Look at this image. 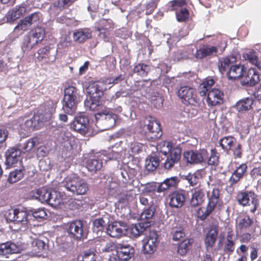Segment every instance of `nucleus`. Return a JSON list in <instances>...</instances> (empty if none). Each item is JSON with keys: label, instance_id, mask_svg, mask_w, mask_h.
Masks as SVG:
<instances>
[{"label": "nucleus", "instance_id": "nucleus-1", "mask_svg": "<svg viewBox=\"0 0 261 261\" xmlns=\"http://www.w3.org/2000/svg\"><path fill=\"white\" fill-rule=\"evenodd\" d=\"M209 44H204L199 49H197L195 57L197 59H202L208 56H216L221 54L227 46L226 37L218 35L211 36Z\"/></svg>", "mask_w": 261, "mask_h": 261}, {"label": "nucleus", "instance_id": "nucleus-2", "mask_svg": "<svg viewBox=\"0 0 261 261\" xmlns=\"http://www.w3.org/2000/svg\"><path fill=\"white\" fill-rule=\"evenodd\" d=\"M81 98L80 92L77 88L73 86L65 87L62 100V110L69 115H74L77 110V105L81 101Z\"/></svg>", "mask_w": 261, "mask_h": 261}, {"label": "nucleus", "instance_id": "nucleus-3", "mask_svg": "<svg viewBox=\"0 0 261 261\" xmlns=\"http://www.w3.org/2000/svg\"><path fill=\"white\" fill-rule=\"evenodd\" d=\"M61 187L74 195H83L89 189V184L78 175L72 174L65 177L61 184Z\"/></svg>", "mask_w": 261, "mask_h": 261}, {"label": "nucleus", "instance_id": "nucleus-4", "mask_svg": "<svg viewBox=\"0 0 261 261\" xmlns=\"http://www.w3.org/2000/svg\"><path fill=\"white\" fill-rule=\"evenodd\" d=\"M155 209L152 206L147 208H144L140 216L141 222L132 224L130 227V234L132 237L137 238L141 234L151 226V221L149 220L154 214Z\"/></svg>", "mask_w": 261, "mask_h": 261}, {"label": "nucleus", "instance_id": "nucleus-5", "mask_svg": "<svg viewBox=\"0 0 261 261\" xmlns=\"http://www.w3.org/2000/svg\"><path fill=\"white\" fill-rule=\"evenodd\" d=\"M118 154L117 153L112 154L102 151L95 153L91 156L86 162L88 170L91 172L100 170L102 167L103 162L106 163L108 160L116 159Z\"/></svg>", "mask_w": 261, "mask_h": 261}, {"label": "nucleus", "instance_id": "nucleus-6", "mask_svg": "<svg viewBox=\"0 0 261 261\" xmlns=\"http://www.w3.org/2000/svg\"><path fill=\"white\" fill-rule=\"evenodd\" d=\"M208 201L205 208L200 207L197 211L198 217L204 220L214 210L220 200V190L218 188H213L211 194L208 196Z\"/></svg>", "mask_w": 261, "mask_h": 261}, {"label": "nucleus", "instance_id": "nucleus-7", "mask_svg": "<svg viewBox=\"0 0 261 261\" xmlns=\"http://www.w3.org/2000/svg\"><path fill=\"white\" fill-rule=\"evenodd\" d=\"M186 0H173L167 5L168 10L175 12L177 20L183 22L187 20L189 17V12L187 9Z\"/></svg>", "mask_w": 261, "mask_h": 261}, {"label": "nucleus", "instance_id": "nucleus-8", "mask_svg": "<svg viewBox=\"0 0 261 261\" xmlns=\"http://www.w3.org/2000/svg\"><path fill=\"white\" fill-rule=\"evenodd\" d=\"M159 236L155 230L150 231L147 240L143 241L142 251L148 257H150L156 251L158 244Z\"/></svg>", "mask_w": 261, "mask_h": 261}, {"label": "nucleus", "instance_id": "nucleus-9", "mask_svg": "<svg viewBox=\"0 0 261 261\" xmlns=\"http://www.w3.org/2000/svg\"><path fill=\"white\" fill-rule=\"evenodd\" d=\"M178 96L185 105H195L199 101L196 89L188 86L181 87L178 89Z\"/></svg>", "mask_w": 261, "mask_h": 261}, {"label": "nucleus", "instance_id": "nucleus-10", "mask_svg": "<svg viewBox=\"0 0 261 261\" xmlns=\"http://www.w3.org/2000/svg\"><path fill=\"white\" fill-rule=\"evenodd\" d=\"M144 125L147 127L148 135L152 141L160 138L162 136L160 124L154 118L151 116L146 118Z\"/></svg>", "mask_w": 261, "mask_h": 261}, {"label": "nucleus", "instance_id": "nucleus-11", "mask_svg": "<svg viewBox=\"0 0 261 261\" xmlns=\"http://www.w3.org/2000/svg\"><path fill=\"white\" fill-rule=\"evenodd\" d=\"M184 160L190 164L201 163L208 156V152L205 149L199 150H188L184 152Z\"/></svg>", "mask_w": 261, "mask_h": 261}, {"label": "nucleus", "instance_id": "nucleus-12", "mask_svg": "<svg viewBox=\"0 0 261 261\" xmlns=\"http://www.w3.org/2000/svg\"><path fill=\"white\" fill-rule=\"evenodd\" d=\"M130 232L127 224L121 221L115 222L109 225L107 228V233L112 238H119Z\"/></svg>", "mask_w": 261, "mask_h": 261}, {"label": "nucleus", "instance_id": "nucleus-13", "mask_svg": "<svg viewBox=\"0 0 261 261\" xmlns=\"http://www.w3.org/2000/svg\"><path fill=\"white\" fill-rule=\"evenodd\" d=\"M96 30L99 32L98 36L105 42H109V38L108 32L113 28V22L111 19H101L95 23Z\"/></svg>", "mask_w": 261, "mask_h": 261}, {"label": "nucleus", "instance_id": "nucleus-14", "mask_svg": "<svg viewBox=\"0 0 261 261\" xmlns=\"http://www.w3.org/2000/svg\"><path fill=\"white\" fill-rule=\"evenodd\" d=\"M181 148L179 145L174 146L171 152L166 155V159L164 163V168L167 170L171 169L177 164L181 158Z\"/></svg>", "mask_w": 261, "mask_h": 261}, {"label": "nucleus", "instance_id": "nucleus-15", "mask_svg": "<svg viewBox=\"0 0 261 261\" xmlns=\"http://www.w3.org/2000/svg\"><path fill=\"white\" fill-rule=\"evenodd\" d=\"M21 151L16 147H9L5 153V163L7 167L15 166L18 163H20Z\"/></svg>", "mask_w": 261, "mask_h": 261}, {"label": "nucleus", "instance_id": "nucleus-16", "mask_svg": "<svg viewBox=\"0 0 261 261\" xmlns=\"http://www.w3.org/2000/svg\"><path fill=\"white\" fill-rule=\"evenodd\" d=\"M89 120L87 115L80 114L76 116L71 127L76 132L81 134H85L88 129Z\"/></svg>", "mask_w": 261, "mask_h": 261}, {"label": "nucleus", "instance_id": "nucleus-17", "mask_svg": "<svg viewBox=\"0 0 261 261\" xmlns=\"http://www.w3.org/2000/svg\"><path fill=\"white\" fill-rule=\"evenodd\" d=\"M169 206L172 208L181 207L185 203L186 192L183 190L173 191L169 195Z\"/></svg>", "mask_w": 261, "mask_h": 261}, {"label": "nucleus", "instance_id": "nucleus-18", "mask_svg": "<svg viewBox=\"0 0 261 261\" xmlns=\"http://www.w3.org/2000/svg\"><path fill=\"white\" fill-rule=\"evenodd\" d=\"M21 250L22 246L18 242L7 241L0 243V256H7L11 254L19 253Z\"/></svg>", "mask_w": 261, "mask_h": 261}, {"label": "nucleus", "instance_id": "nucleus-19", "mask_svg": "<svg viewBox=\"0 0 261 261\" xmlns=\"http://www.w3.org/2000/svg\"><path fill=\"white\" fill-rule=\"evenodd\" d=\"M67 232L71 238L81 240L85 237L83 225L81 221L76 220L67 224Z\"/></svg>", "mask_w": 261, "mask_h": 261}, {"label": "nucleus", "instance_id": "nucleus-20", "mask_svg": "<svg viewBox=\"0 0 261 261\" xmlns=\"http://www.w3.org/2000/svg\"><path fill=\"white\" fill-rule=\"evenodd\" d=\"M96 120L99 121L105 125V129H109L113 127L117 119V115L112 113L103 111L95 114Z\"/></svg>", "mask_w": 261, "mask_h": 261}, {"label": "nucleus", "instance_id": "nucleus-21", "mask_svg": "<svg viewBox=\"0 0 261 261\" xmlns=\"http://www.w3.org/2000/svg\"><path fill=\"white\" fill-rule=\"evenodd\" d=\"M191 192V198L190 202L191 206L196 207L201 205L205 199L204 189L198 186L192 189Z\"/></svg>", "mask_w": 261, "mask_h": 261}, {"label": "nucleus", "instance_id": "nucleus-22", "mask_svg": "<svg viewBox=\"0 0 261 261\" xmlns=\"http://www.w3.org/2000/svg\"><path fill=\"white\" fill-rule=\"evenodd\" d=\"M43 120L41 119L40 116L37 114H35L30 119L26 120L24 124L20 125V129L23 130L24 134H28L36 128L39 127L42 123Z\"/></svg>", "mask_w": 261, "mask_h": 261}, {"label": "nucleus", "instance_id": "nucleus-23", "mask_svg": "<svg viewBox=\"0 0 261 261\" xmlns=\"http://www.w3.org/2000/svg\"><path fill=\"white\" fill-rule=\"evenodd\" d=\"M257 199L256 195L252 191H241L236 196L237 201L243 206L250 205V202L254 203Z\"/></svg>", "mask_w": 261, "mask_h": 261}, {"label": "nucleus", "instance_id": "nucleus-24", "mask_svg": "<svg viewBox=\"0 0 261 261\" xmlns=\"http://www.w3.org/2000/svg\"><path fill=\"white\" fill-rule=\"evenodd\" d=\"M92 229L97 236H101L103 231L107 228L109 222L108 217L104 216L94 219L92 220Z\"/></svg>", "mask_w": 261, "mask_h": 261}, {"label": "nucleus", "instance_id": "nucleus-25", "mask_svg": "<svg viewBox=\"0 0 261 261\" xmlns=\"http://www.w3.org/2000/svg\"><path fill=\"white\" fill-rule=\"evenodd\" d=\"M179 182V178L177 176L167 178L163 181L158 184L157 192L161 193L175 189L177 187Z\"/></svg>", "mask_w": 261, "mask_h": 261}, {"label": "nucleus", "instance_id": "nucleus-26", "mask_svg": "<svg viewBox=\"0 0 261 261\" xmlns=\"http://www.w3.org/2000/svg\"><path fill=\"white\" fill-rule=\"evenodd\" d=\"M244 79L242 81L243 85L253 86L257 84L260 81L258 72L255 68L251 67L247 73H245Z\"/></svg>", "mask_w": 261, "mask_h": 261}, {"label": "nucleus", "instance_id": "nucleus-27", "mask_svg": "<svg viewBox=\"0 0 261 261\" xmlns=\"http://www.w3.org/2000/svg\"><path fill=\"white\" fill-rule=\"evenodd\" d=\"M91 37L92 31L88 28L76 29L73 33V40L79 43H84Z\"/></svg>", "mask_w": 261, "mask_h": 261}, {"label": "nucleus", "instance_id": "nucleus-28", "mask_svg": "<svg viewBox=\"0 0 261 261\" xmlns=\"http://www.w3.org/2000/svg\"><path fill=\"white\" fill-rule=\"evenodd\" d=\"M223 93L218 89H213L207 93V102L209 105L215 106L223 102Z\"/></svg>", "mask_w": 261, "mask_h": 261}, {"label": "nucleus", "instance_id": "nucleus-29", "mask_svg": "<svg viewBox=\"0 0 261 261\" xmlns=\"http://www.w3.org/2000/svg\"><path fill=\"white\" fill-rule=\"evenodd\" d=\"M247 166L245 164H242L237 167L231 174L229 179V182L231 186L237 184L242 179L246 173Z\"/></svg>", "mask_w": 261, "mask_h": 261}, {"label": "nucleus", "instance_id": "nucleus-30", "mask_svg": "<svg viewBox=\"0 0 261 261\" xmlns=\"http://www.w3.org/2000/svg\"><path fill=\"white\" fill-rule=\"evenodd\" d=\"M246 72V68L244 65H232L227 71L226 75L229 80H236L243 77Z\"/></svg>", "mask_w": 261, "mask_h": 261}, {"label": "nucleus", "instance_id": "nucleus-31", "mask_svg": "<svg viewBox=\"0 0 261 261\" xmlns=\"http://www.w3.org/2000/svg\"><path fill=\"white\" fill-rule=\"evenodd\" d=\"M218 234V231L216 228H211L206 233L204 239V244L207 252H210L212 251L213 247L217 238Z\"/></svg>", "mask_w": 261, "mask_h": 261}, {"label": "nucleus", "instance_id": "nucleus-32", "mask_svg": "<svg viewBox=\"0 0 261 261\" xmlns=\"http://www.w3.org/2000/svg\"><path fill=\"white\" fill-rule=\"evenodd\" d=\"M236 58L233 56H228L219 59L218 67L219 71L223 74L229 70L231 66L236 62Z\"/></svg>", "mask_w": 261, "mask_h": 261}, {"label": "nucleus", "instance_id": "nucleus-33", "mask_svg": "<svg viewBox=\"0 0 261 261\" xmlns=\"http://www.w3.org/2000/svg\"><path fill=\"white\" fill-rule=\"evenodd\" d=\"M134 253V249L129 245H121L116 250V254L122 261L130 259Z\"/></svg>", "mask_w": 261, "mask_h": 261}, {"label": "nucleus", "instance_id": "nucleus-34", "mask_svg": "<svg viewBox=\"0 0 261 261\" xmlns=\"http://www.w3.org/2000/svg\"><path fill=\"white\" fill-rule=\"evenodd\" d=\"M194 49L190 46H187L177 50L173 55V59L177 61L182 59H187L191 57L194 54Z\"/></svg>", "mask_w": 261, "mask_h": 261}, {"label": "nucleus", "instance_id": "nucleus-35", "mask_svg": "<svg viewBox=\"0 0 261 261\" xmlns=\"http://www.w3.org/2000/svg\"><path fill=\"white\" fill-rule=\"evenodd\" d=\"M50 192V190H48L45 188H41L33 192L32 196L34 199L38 200L41 203L47 204L49 200V195L51 194Z\"/></svg>", "mask_w": 261, "mask_h": 261}, {"label": "nucleus", "instance_id": "nucleus-36", "mask_svg": "<svg viewBox=\"0 0 261 261\" xmlns=\"http://www.w3.org/2000/svg\"><path fill=\"white\" fill-rule=\"evenodd\" d=\"M253 102L254 100L251 97L241 99L237 102L236 105V109L239 113H245L252 108Z\"/></svg>", "mask_w": 261, "mask_h": 261}, {"label": "nucleus", "instance_id": "nucleus-37", "mask_svg": "<svg viewBox=\"0 0 261 261\" xmlns=\"http://www.w3.org/2000/svg\"><path fill=\"white\" fill-rule=\"evenodd\" d=\"M25 11L26 9L24 6H16L15 8L9 11L6 15L7 21L8 22H12L21 16Z\"/></svg>", "mask_w": 261, "mask_h": 261}, {"label": "nucleus", "instance_id": "nucleus-38", "mask_svg": "<svg viewBox=\"0 0 261 261\" xmlns=\"http://www.w3.org/2000/svg\"><path fill=\"white\" fill-rule=\"evenodd\" d=\"M16 211V223H21L24 227H26L29 217H30L29 210L25 208L20 207L15 208Z\"/></svg>", "mask_w": 261, "mask_h": 261}, {"label": "nucleus", "instance_id": "nucleus-39", "mask_svg": "<svg viewBox=\"0 0 261 261\" xmlns=\"http://www.w3.org/2000/svg\"><path fill=\"white\" fill-rule=\"evenodd\" d=\"M253 220L248 215L241 216L237 224L239 229L243 231L249 230L253 224Z\"/></svg>", "mask_w": 261, "mask_h": 261}, {"label": "nucleus", "instance_id": "nucleus-40", "mask_svg": "<svg viewBox=\"0 0 261 261\" xmlns=\"http://www.w3.org/2000/svg\"><path fill=\"white\" fill-rule=\"evenodd\" d=\"M33 251L36 255L40 256L43 251H45L48 249V245L46 243L39 239L33 240L31 243Z\"/></svg>", "mask_w": 261, "mask_h": 261}, {"label": "nucleus", "instance_id": "nucleus-41", "mask_svg": "<svg viewBox=\"0 0 261 261\" xmlns=\"http://www.w3.org/2000/svg\"><path fill=\"white\" fill-rule=\"evenodd\" d=\"M236 239L232 231L228 232L224 246V251L225 252L231 253L234 251Z\"/></svg>", "mask_w": 261, "mask_h": 261}, {"label": "nucleus", "instance_id": "nucleus-42", "mask_svg": "<svg viewBox=\"0 0 261 261\" xmlns=\"http://www.w3.org/2000/svg\"><path fill=\"white\" fill-rule=\"evenodd\" d=\"M236 139L231 136L224 137L219 141V144L225 151L228 152L236 144Z\"/></svg>", "mask_w": 261, "mask_h": 261}, {"label": "nucleus", "instance_id": "nucleus-43", "mask_svg": "<svg viewBox=\"0 0 261 261\" xmlns=\"http://www.w3.org/2000/svg\"><path fill=\"white\" fill-rule=\"evenodd\" d=\"M151 70V66L149 64L144 63H139L135 65L133 69L134 73L138 75L144 77L148 75Z\"/></svg>", "mask_w": 261, "mask_h": 261}, {"label": "nucleus", "instance_id": "nucleus-44", "mask_svg": "<svg viewBox=\"0 0 261 261\" xmlns=\"http://www.w3.org/2000/svg\"><path fill=\"white\" fill-rule=\"evenodd\" d=\"M29 34L37 44L44 39L45 31L44 28L37 27L32 30Z\"/></svg>", "mask_w": 261, "mask_h": 261}, {"label": "nucleus", "instance_id": "nucleus-45", "mask_svg": "<svg viewBox=\"0 0 261 261\" xmlns=\"http://www.w3.org/2000/svg\"><path fill=\"white\" fill-rule=\"evenodd\" d=\"M87 90L90 97L93 99H99L103 95V91L97 84L90 85Z\"/></svg>", "mask_w": 261, "mask_h": 261}, {"label": "nucleus", "instance_id": "nucleus-46", "mask_svg": "<svg viewBox=\"0 0 261 261\" xmlns=\"http://www.w3.org/2000/svg\"><path fill=\"white\" fill-rule=\"evenodd\" d=\"M182 178L187 180L190 186L194 187L199 182L201 175L198 172L194 173H189L187 175H182Z\"/></svg>", "mask_w": 261, "mask_h": 261}, {"label": "nucleus", "instance_id": "nucleus-47", "mask_svg": "<svg viewBox=\"0 0 261 261\" xmlns=\"http://www.w3.org/2000/svg\"><path fill=\"white\" fill-rule=\"evenodd\" d=\"M160 159L158 156H151L145 160V167L148 171H153L159 165Z\"/></svg>", "mask_w": 261, "mask_h": 261}, {"label": "nucleus", "instance_id": "nucleus-48", "mask_svg": "<svg viewBox=\"0 0 261 261\" xmlns=\"http://www.w3.org/2000/svg\"><path fill=\"white\" fill-rule=\"evenodd\" d=\"M86 198L81 197V198H70L66 202V205L68 208L71 210H75L80 209L85 202Z\"/></svg>", "mask_w": 261, "mask_h": 261}, {"label": "nucleus", "instance_id": "nucleus-49", "mask_svg": "<svg viewBox=\"0 0 261 261\" xmlns=\"http://www.w3.org/2000/svg\"><path fill=\"white\" fill-rule=\"evenodd\" d=\"M77 0H54L50 7L57 8L61 11L67 9Z\"/></svg>", "mask_w": 261, "mask_h": 261}, {"label": "nucleus", "instance_id": "nucleus-50", "mask_svg": "<svg viewBox=\"0 0 261 261\" xmlns=\"http://www.w3.org/2000/svg\"><path fill=\"white\" fill-rule=\"evenodd\" d=\"M51 194L49 195V200L47 204L52 207H58L62 202L61 194L56 191H51Z\"/></svg>", "mask_w": 261, "mask_h": 261}, {"label": "nucleus", "instance_id": "nucleus-51", "mask_svg": "<svg viewBox=\"0 0 261 261\" xmlns=\"http://www.w3.org/2000/svg\"><path fill=\"white\" fill-rule=\"evenodd\" d=\"M30 217H33L34 219L39 220L44 219L47 216V214L44 208H30L29 209Z\"/></svg>", "mask_w": 261, "mask_h": 261}, {"label": "nucleus", "instance_id": "nucleus-52", "mask_svg": "<svg viewBox=\"0 0 261 261\" xmlns=\"http://www.w3.org/2000/svg\"><path fill=\"white\" fill-rule=\"evenodd\" d=\"M36 42L28 34L24 36L21 45V48L24 52L30 51L36 45Z\"/></svg>", "mask_w": 261, "mask_h": 261}, {"label": "nucleus", "instance_id": "nucleus-53", "mask_svg": "<svg viewBox=\"0 0 261 261\" xmlns=\"http://www.w3.org/2000/svg\"><path fill=\"white\" fill-rule=\"evenodd\" d=\"M50 47L49 46H45L42 48H40L38 51V59L39 60L45 59V62L49 63L54 61L55 60V58L53 57L50 59L49 56Z\"/></svg>", "mask_w": 261, "mask_h": 261}, {"label": "nucleus", "instance_id": "nucleus-54", "mask_svg": "<svg viewBox=\"0 0 261 261\" xmlns=\"http://www.w3.org/2000/svg\"><path fill=\"white\" fill-rule=\"evenodd\" d=\"M23 171L19 169H16L10 172L8 181L11 184H13L20 180L23 177Z\"/></svg>", "mask_w": 261, "mask_h": 261}, {"label": "nucleus", "instance_id": "nucleus-55", "mask_svg": "<svg viewBox=\"0 0 261 261\" xmlns=\"http://www.w3.org/2000/svg\"><path fill=\"white\" fill-rule=\"evenodd\" d=\"M245 58L258 70L261 69V62L258 60V57L254 51H251L247 53Z\"/></svg>", "mask_w": 261, "mask_h": 261}, {"label": "nucleus", "instance_id": "nucleus-56", "mask_svg": "<svg viewBox=\"0 0 261 261\" xmlns=\"http://www.w3.org/2000/svg\"><path fill=\"white\" fill-rule=\"evenodd\" d=\"M174 147L171 142L163 141L158 145L157 149L160 152L166 155L171 152Z\"/></svg>", "mask_w": 261, "mask_h": 261}, {"label": "nucleus", "instance_id": "nucleus-57", "mask_svg": "<svg viewBox=\"0 0 261 261\" xmlns=\"http://www.w3.org/2000/svg\"><path fill=\"white\" fill-rule=\"evenodd\" d=\"M95 254L93 250L89 249L84 252L83 254L79 256L78 261H95Z\"/></svg>", "mask_w": 261, "mask_h": 261}, {"label": "nucleus", "instance_id": "nucleus-58", "mask_svg": "<svg viewBox=\"0 0 261 261\" xmlns=\"http://www.w3.org/2000/svg\"><path fill=\"white\" fill-rule=\"evenodd\" d=\"M125 80L124 74H119L115 77H111L105 80L106 85H112V86L121 83Z\"/></svg>", "mask_w": 261, "mask_h": 261}, {"label": "nucleus", "instance_id": "nucleus-59", "mask_svg": "<svg viewBox=\"0 0 261 261\" xmlns=\"http://www.w3.org/2000/svg\"><path fill=\"white\" fill-rule=\"evenodd\" d=\"M150 99L155 108L159 109L162 107L163 99L161 96H159V93H153L151 95Z\"/></svg>", "mask_w": 261, "mask_h": 261}, {"label": "nucleus", "instance_id": "nucleus-60", "mask_svg": "<svg viewBox=\"0 0 261 261\" xmlns=\"http://www.w3.org/2000/svg\"><path fill=\"white\" fill-rule=\"evenodd\" d=\"M31 24L26 17L24 19L21 20L18 24L15 27L14 31H21L24 32L27 31L31 27Z\"/></svg>", "mask_w": 261, "mask_h": 261}, {"label": "nucleus", "instance_id": "nucleus-61", "mask_svg": "<svg viewBox=\"0 0 261 261\" xmlns=\"http://www.w3.org/2000/svg\"><path fill=\"white\" fill-rule=\"evenodd\" d=\"M159 1L160 0H150L147 2L145 4V14L146 15H150L152 14L157 7Z\"/></svg>", "mask_w": 261, "mask_h": 261}, {"label": "nucleus", "instance_id": "nucleus-62", "mask_svg": "<svg viewBox=\"0 0 261 261\" xmlns=\"http://www.w3.org/2000/svg\"><path fill=\"white\" fill-rule=\"evenodd\" d=\"M190 244L189 240H184L179 245L177 249V252L181 256L185 255L188 250Z\"/></svg>", "mask_w": 261, "mask_h": 261}, {"label": "nucleus", "instance_id": "nucleus-63", "mask_svg": "<svg viewBox=\"0 0 261 261\" xmlns=\"http://www.w3.org/2000/svg\"><path fill=\"white\" fill-rule=\"evenodd\" d=\"M129 95V90L127 89H121L113 95L110 99L111 101H115L120 97H126Z\"/></svg>", "mask_w": 261, "mask_h": 261}, {"label": "nucleus", "instance_id": "nucleus-64", "mask_svg": "<svg viewBox=\"0 0 261 261\" xmlns=\"http://www.w3.org/2000/svg\"><path fill=\"white\" fill-rule=\"evenodd\" d=\"M207 163L209 165L216 166L219 164L218 153L215 149L211 150V155L208 159Z\"/></svg>", "mask_w": 261, "mask_h": 261}]
</instances>
